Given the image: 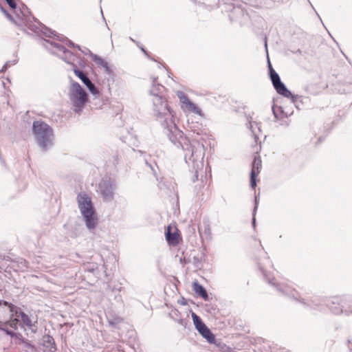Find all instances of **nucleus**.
Segmentation results:
<instances>
[{"label": "nucleus", "instance_id": "41", "mask_svg": "<svg viewBox=\"0 0 352 352\" xmlns=\"http://www.w3.org/2000/svg\"><path fill=\"white\" fill-rule=\"evenodd\" d=\"M130 39H131V41L135 42V41L131 37L130 38Z\"/></svg>", "mask_w": 352, "mask_h": 352}, {"label": "nucleus", "instance_id": "11", "mask_svg": "<svg viewBox=\"0 0 352 352\" xmlns=\"http://www.w3.org/2000/svg\"><path fill=\"white\" fill-rule=\"evenodd\" d=\"M17 13L20 16L17 18L21 21V23L19 24V25H23L32 32H37V30L39 28L36 26L35 23L31 21L30 19L28 18L27 14H29L30 12L28 8L26 6L23 5L22 8H17Z\"/></svg>", "mask_w": 352, "mask_h": 352}, {"label": "nucleus", "instance_id": "44", "mask_svg": "<svg viewBox=\"0 0 352 352\" xmlns=\"http://www.w3.org/2000/svg\"><path fill=\"white\" fill-rule=\"evenodd\" d=\"M307 1H309V3L310 4H311V3H310L309 0H307ZM311 6L313 7V6H312V5H311Z\"/></svg>", "mask_w": 352, "mask_h": 352}, {"label": "nucleus", "instance_id": "19", "mask_svg": "<svg viewBox=\"0 0 352 352\" xmlns=\"http://www.w3.org/2000/svg\"><path fill=\"white\" fill-rule=\"evenodd\" d=\"M289 98L291 99L292 103L294 104L298 109H300L301 106L309 100V98L307 96L298 94L295 95L292 94V96H290Z\"/></svg>", "mask_w": 352, "mask_h": 352}, {"label": "nucleus", "instance_id": "23", "mask_svg": "<svg viewBox=\"0 0 352 352\" xmlns=\"http://www.w3.org/2000/svg\"><path fill=\"white\" fill-rule=\"evenodd\" d=\"M233 15H241L243 19V21H245L248 18V14L244 11V9L241 6H234L233 11Z\"/></svg>", "mask_w": 352, "mask_h": 352}, {"label": "nucleus", "instance_id": "38", "mask_svg": "<svg viewBox=\"0 0 352 352\" xmlns=\"http://www.w3.org/2000/svg\"><path fill=\"white\" fill-rule=\"evenodd\" d=\"M141 50H142V52H144V53H146V51H145V50H144L143 47H141Z\"/></svg>", "mask_w": 352, "mask_h": 352}, {"label": "nucleus", "instance_id": "32", "mask_svg": "<svg viewBox=\"0 0 352 352\" xmlns=\"http://www.w3.org/2000/svg\"><path fill=\"white\" fill-rule=\"evenodd\" d=\"M258 196L256 195L255 196V199H254V214L256 213V211L257 210V208H258Z\"/></svg>", "mask_w": 352, "mask_h": 352}, {"label": "nucleus", "instance_id": "12", "mask_svg": "<svg viewBox=\"0 0 352 352\" xmlns=\"http://www.w3.org/2000/svg\"><path fill=\"white\" fill-rule=\"evenodd\" d=\"M261 168V160L259 157H255L252 162V168L250 172V186L252 188L256 186V177Z\"/></svg>", "mask_w": 352, "mask_h": 352}, {"label": "nucleus", "instance_id": "42", "mask_svg": "<svg viewBox=\"0 0 352 352\" xmlns=\"http://www.w3.org/2000/svg\"><path fill=\"white\" fill-rule=\"evenodd\" d=\"M109 323L111 324V325H113V323L111 321H109Z\"/></svg>", "mask_w": 352, "mask_h": 352}, {"label": "nucleus", "instance_id": "20", "mask_svg": "<svg viewBox=\"0 0 352 352\" xmlns=\"http://www.w3.org/2000/svg\"><path fill=\"white\" fill-rule=\"evenodd\" d=\"M192 319L194 323V325L197 331L201 329V328L206 326L204 322L202 321L201 318L197 316L195 313L192 312L191 314Z\"/></svg>", "mask_w": 352, "mask_h": 352}, {"label": "nucleus", "instance_id": "30", "mask_svg": "<svg viewBox=\"0 0 352 352\" xmlns=\"http://www.w3.org/2000/svg\"><path fill=\"white\" fill-rule=\"evenodd\" d=\"M0 10L5 14V15L11 21H14L12 15H10L1 5Z\"/></svg>", "mask_w": 352, "mask_h": 352}, {"label": "nucleus", "instance_id": "27", "mask_svg": "<svg viewBox=\"0 0 352 352\" xmlns=\"http://www.w3.org/2000/svg\"><path fill=\"white\" fill-rule=\"evenodd\" d=\"M85 271H88L89 272H94L98 268V265L96 263H87L84 267Z\"/></svg>", "mask_w": 352, "mask_h": 352}, {"label": "nucleus", "instance_id": "5", "mask_svg": "<svg viewBox=\"0 0 352 352\" xmlns=\"http://www.w3.org/2000/svg\"><path fill=\"white\" fill-rule=\"evenodd\" d=\"M32 131L38 145L43 151H46L53 146L54 131L47 123L41 120L34 121Z\"/></svg>", "mask_w": 352, "mask_h": 352}, {"label": "nucleus", "instance_id": "15", "mask_svg": "<svg viewBox=\"0 0 352 352\" xmlns=\"http://www.w3.org/2000/svg\"><path fill=\"white\" fill-rule=\"evenodd\" d=\"M198 332L210 344H215L217 346L220 345V342L219 344L217 343V340L215 338L214 335L212 333L210 329L207 326H205L204 327L199 329Z\"/></svg>", "mask_w": 352, "mask_h": 352}, {"label": "nucleus", "instance_id": "25", "mask_svg": "<svg viewBox=\"0 0 352 352\" xmlns=\"http://www.w3.org/2000/svg\"><path fill=\"white\" fill-rule=\"evenodd\" d=\"M19 315L21 316V320L25 325H26L29 328H32L33 326H34V324L32 323V320L30 319L29 316L25 313L20 311Z\"/></svg>", "mask_w": 352, "mask_h": 352}, {"label": "nucleus", "instance_id": "40", "mask_svg": "<svg viewBox=\"0 0 352 352\" xmlns=\"http://www.w3.org/2000/svg\"><path fill=\"white\" fill-rule=\"evenodd\" d=\"M101 14H102V16L103 19L104 20V16H103V12H102V10H101Z\"/></svg>", "mask_w": 352, "mask_h": 352}, {"label": "nucleus", "instance_id": "21", "mask_svg": "<svg viewBox=\"0 0 352 352\" xmlns=\"http://www.w3.org/2000/svg\"><path fill=\"white\" fill-rule=\"evenodd\" d=\"M57 38L60 41H65L66 44L68 46L73 47H77L79 50H80L82 53H84L85 54H87V53L89 54V52L88 51L89 50L87 48H85V50H81V48L79 45H75L72 41L69 40L67 38H66L63 36H59V38Z\"/></svg>", "mask_w": 352, "mask_h": 352}, {"label": "nucleus", "instance_id": "1", "mask_svg": "<svg viewBox=\"0 0 352 352\" xmlns=\"http://www.w3.org/2000/svg\"><path fill=\"white\" fill-rule=\"evenodd\" d=\"M201 125L188 124L189 138L184 137L183 132L178 129L180 135H177L175 140L170 138L168 134L167 129H163L164 133L169 140L177 148L181 147L184 151V160L188 164L189 171L194 173L192 181L195 182L198 179L199 172L204 167V158L205 156V143L208 139V134L201 129Z\"/></svg>", "mask_w": 352, "mask_h": 352}, {"label": "nucleus", "instance_id": "24", "mask_svg": "<svg viewBox=\"0 0 352 352\" xmlns=\"http://www.w3.org/2000/svg\"><path fill=\"white\" fill-rule=\"evenodd\" d=\"M3 305L6 307H8L10 311L12 314V316H13V315L17 316L21 311L19 307L7 301L3 300Z\"/></svg>", "mask_w": 352, "mask_h": 352}, {"label": "nucleus", "instance_id": "33", "mask_svg": "<svg viewBox=\"0 0 352 352\" xmlns=\"http://www.w3.org/2000/svg\"><path fill=\"white\" fill-rule=\"evenodd\" d=\"M6 333L8 335L10 336L11 337H13V336H15V333L13 331H9V330L6 331Z\"/></svg>", "mask_w": 352, "mask_h": 352}, {"label": "nucleus", "instance_id": "4", "mask_svg": "<svg viewBox=\"0 0 352 352\" xmlns=\"http://www.w3.org/2000/svg\"><path fill=\"white\" fill-rule=\"evenodd\" d=\"M259 268L266 281L272 286H273L280 294L285 295L289 298H292L296 301H298L302 304L305 307L316 309L319 307L321 305L320 299H319L318 297H314L311 299H305L300 298L298 296V293L295 289H292L287 285L277 283L275 278H271L268 276L263 267L260 266Z\"/></svg>", "mask_w": 352, "mask_h": 352}, {"label": "nucleus", "instance_id": "31", "mask_svg": "<svg viewBox=\"0 0 352 352\" xmlns=\"http://www.w3.org/2000/svg\"><path fill=\"white\" fill-rule=\"evenodd\" d=\"M11 65V61H7L4 65L3 66L2 69H0V72H5L9 67L10 65Z\"/></svg>", "mask_w": 352, "mask_h": 352}, {"label": "nucleus", "instance_id": "26", "mask_svg": "<svg viewBox=\"0 0 352 352\" xmlns=\"http://www.w3.org/2000/svg\"><path fill=\"white\" fill-rule=\"evenodd\" d=\"M9 6L14 10V14L16 17H20L17 13V5L14 0H5Z\"/></svg>", "mask_w": 352, "mask_h": 352}, {"label": "nucleus", "instance_id": "8", "mask_svg": "<svg viewBox=\"0 0 352 352\" xmlns=\"http://www.w3.org/2000/svg\"><path fill=\"white\" fill-rule=\"evenodd\" d=\"M116 190V182L110 177H104L99 182L97 191L104 201L110 203L114 199Z\"/></svg>", "mask_w": 352, "mask_h": 352}, {"label": "nucleus", "instance_id": "7", "mask_svg": "<svg viewBox=\"0 0 352 352\" xmlns=\"http://www.w3.org/2000/svg\"><path fill=\"white\" fill-rule=\"evenodd\" d=\"M77 201L87 228L89 230L94 229L98 223V219L91 197L86 192H80L77 196Z\"/></svg>", "mask_w": 352, "mask_h": 352}, {"label": "nucleus", "instance_id": "29", "mask_svg": "<svg viewBox=\"0 0 352 352\" xmlns=\"http://www.w3.org/2000/svg\"><path fill=\"white\" fill-rule=\"evenodd\" d=\"M146 164L151 168V170H152L153 175L155 176L157 180H158V178H157V175H156L157 170H156L155 166L157 168V166H156V164L154 166V165H153L151 164L148 163V162H146Z\"/></svg>", "mask_w": 352, "mask_h": 352}, {"label": "nucleus", "instance_id": "35", "mask_svg": "<svg viewBox=\"0 0 352 352\" xmlns=\"http://www.w3.org/2000/svg\"><path fill=\"white\" fill-rule=\"evenodd\" d=\"M17 63V60H14L11 61L12 65H15Z\"/></svg>", "mask_w": 352, "mask_h": 352}, {"label": "nucleus", "instance_id": "28", "mask_svg": "<svg viewBox=\"0 0 352 352\" xmlns=\"http://www.w3.org/2000/svg\"><path fill=\"white\" fill-rule=\"evenodd\" d=\"M19 322V318H11L10 320L9 321V325H10V327H12V328H13L14 329H17V326H18Z\"/></svg>", "mask_w": 352, "mask_h": 352}, {"label": "nucleus", "instance_id": "22", "mask_svg": "<svg viewBox=\"0 0 352 352\" xmlns=\"http://www.w3.org/2000/svg\"><path fill=\"white\" fill-rule=\"evenodd\" d=\"M336 302H337L335 300V299H329V300H328V301L327 302V305L328 307H329L331 311H332V313L333 314H339L342 312V309L340 306H338V307L331 306V304L335 305V304H336Z\"/></svg>", "mask_w": 352, "mask_h": 352}, {"label": "nucleus", "instance_id": "43", "mask_svg": "<svg viewBox=\"0 0 352 352\" xmlns=\"http://www.w3.org/2000/svg\"><path fill=\"white\" fill-rule=\"evenodd\" d=\"M2 85H3V86H5V82H2Z\"/></svg>", "mask_w": 352, "mask_h": 352}, {"label": "nucleus", "instance_id": "14", "mask_svg": "<svg viewBox=\"0 0 352 352\" xmlns=\"http://www.w3.org/2000/svg\"><path fill=\"white\" fill-rule=\"evenodd\" d=\"M166 240L169 245L175 246L179 242V234L177 232H172L171 227L167 226L165 232Z\"/></svg>", "mask_w": 352, "mask_h": 352}, {"label": "nucleus", "instance_id": "3", "mask_svg": "<svg viewBox=\"0 0 352 352\" xmlns=\"http://www.w3.org/2000/svg\"><path fill=\"white\" fill-rule=\"evenodd\" d=\"M45 42L46 43V49L49 50L52 54H54L61 58L67 63L72 65L74 67L73 71L75 75L81 80L82 83L87 87L89 92L93 96H94L96 98L98 97L100 95V92L98 88L91 82L87 75L78 69L76 67L75 61L78 60L77 56L70 51L66 50L63 45L55 41L45 40Z\"/></svg>", "mask_w": 352, "mask_h": 352}, {"label": "nucleus", "instance_id": "17", "mask_svg": "<svg viewBox=\"0 0 352 352\" xmlns=\"http://www.w3.org/2000/svg\"><path fill=\"white\" fill-rule=\"evenodd\" d=\"M192 289L197 295L201 297L204 300H208L209 296L205 287L197 281L192 283Z\"/></svg>", "mask_w": 352, "mask_h": 352}, {"label": "nucleus", "instance_id": "13", "mask_svg": "<svg viewBox=\"0 0 352 352\" xmlns=\"http://www.w3.org/2000/svg\"><path fill=\"white\" fill-rule=\"evenodd\" d=\"M89 52V56L91 58V60L98 66L104 69V72L109 74L111 75L112 74V69L111 67L109 65V63L99 56L97 54H93L90 50H88Z\"/></svg>", "mask_w": 352, "mask_h": 352}, {"label": "nucleus", "instance_id": "37", "mask_svg": "<svg viewBox=\"0 0 352 352\" xmlns=\"http://www.w3.org/2000/svg\"><path fill=\"white\" fill-rule=\"evenodd\" d=\"M103 267L105 269V270H107V266L106 265V263H104L103 264Z\"/></svg>", "mask_w": 352, "mask_h": 352}, {"label": "nucleus", "instance_id": "39", "mask_svg": "<svg viewBox=\"0 0 352 352\" xmlns=\"http://www.w3.org/2000/svg\"><path fill=\"white\" fill-rule=\"evenodd\" d=\"M3 305V300H0V306Z\"/></svg>", "mask_w": 352, "mask_h": 352}, {"label": "nucleus", "instance_id": "9", "mask_svg": "<svg viewBox=\"0 0 352 352\" xmlns=\"http://www.w3.org/2000/svg\"><path fill=\"white\" fill-rule=\"evenodd\" d=\"M269 76L273 87L276 92L285 98L292 96V92L287 88L286 85L281 81L278 74L273 69L270 61L268 60Z\"/></svg>", "mask_w": 352, "mask_h": 352}, {"label": "nucleus", "instance_id": "6", "mask_svg": "<svg viewBox=\"0 0 352 352\" xmlns=\"http://www.w3.org/2000/svg\"><path fill=\"white\" fill-rule=\"evenodd\" d=\"M67 96L72 110L76 113L80 114L89 100L86 91L78 82L70 78Z\"/></svg>", "mask_w": 352, "mask_h": 352}, {"label": "nucleus", "instance_id": "10", "mask_svg": "<svg viewBox=\"0 0 352 352\" xmlns=\"http://www.w3.org/2000/svg\"><path fill=\"white\" fill-rule=\"evenodd\" d=\"M177 96L179 99V101L189 111L193 112L201 117H204L201 109L197 107L194 102L190 101L188 96L183 91H177Z\"/></svg>", "mask_w": 352, "mask_h": 352}, {"label": "nucleus", "instance_id": "2", "mask_svg": "<svg viewBox=\"0 0 352 352\" xmlns=\"http://www.w3.org/2000/svg\"><path fill=\"white\" fill-rule=\"evenodd\" d=\"M157 78H154L148 93L149 100L152 103L153 116L162 129H167L170 138L175 140L177 135H180L178 127L175 123L174 111L168 105L163 96L165 87L157 82Z\"/></svg>", "mask_w": 352, "mask_h": 352}, {"label": "nucleus", "instance_id": "34", "mask_svg": "<svg viewBox=\"0 0 352 352\" xmlns=\"http://www.w3.org/2000/svg\"><path fill=\"white\" fill-rule=\"evenodd\" d=\"M254 216H255V214H253V218H252V226H253L254 227H255V226H256V219H255V217H254Z\"/></svg>", "mask_w": 352, "mask_h": 352}, {"label": "nucleus", "instance_id": "16", "mask_svg": "<svg viewBox=\"0 0 352 352\" xmlns=\"http://www.w3.org/2000/svg\"><path fill=\"white\" fill-rule=\"evenodd\" d=\"M33 20L35 21V23L37 24H35L36 26H38L39 28L37 30V32H35L36 33H42L44 36L48 37V38H53L54 36L59 38V36L56 35L54 33V31L52 30L51 29L47 28L45 25L41 24L39 21L35 19V18L33 17Z\"/></svg>", "mask_w": 352, "mask_h": 352}, {"label": "nucleus", "instance_id": "36", "mask_svg": "<svg viewBox=\"0 0 352 352\" xmlns=\"http://www.w3.org/2000/svg\"><path fill=\"white\" fill-rule=\"evenodd\" d=\"M250 127H251V130H252V133H254V131L252 129L253 126H252V123L250 122Z\"/></svg>", "mask_w": 352, "mask_h": 352}, {"label": "nucleus", "instance_id": "18", "mask_svg": "<svg viewBox=\"0 0 352 352\" xmlns=\"http://www.w3.org/2000/svg\"><path fill=\"white\" fill-rule=\"evenodd\" d=\"M272 112H273L274 117L276 119H281L284 117L287 118L293 113L292 111H291V112L285 111L283 107L277 106L275 104H274L272 106Z\"/></svg>", "mask_w": 352, "mask_h": 352}]
</instances>
